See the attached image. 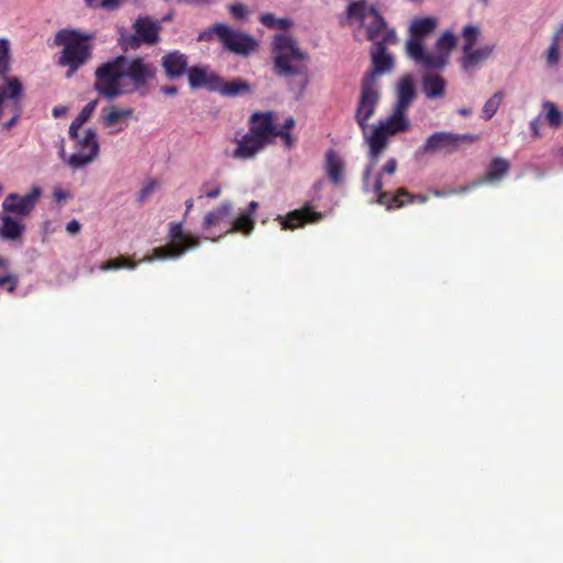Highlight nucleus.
Masks as SVG:
<instances>
[{
    "label": "nucleus",
    "instance_id": "nucleus-34",
    "mask_svg": "<svg viewBox=\"0 0 563 563\" xmlns=\"http://www.w3.org/2000/svg\"><path fill=\"white\" fill-rule=\"evenodd\" d=\"M481 35V29L473 24H467L464 26L462 31V37L464 40V45L462 47V52L470 51V48L474 47Z\"/></svg>",
    "mask_w": 563,
    "mask_h": 563
},
{
    "label": "nucleus",
    "instance_id": "nucleus-32",
    "mask_svg": "<svg viewBox=\"0 0 563 563\" xmlns=\"http://www.w3.org/2000/svg\"><path fill=\"white\" fill-rule=\"evenodd\" d=\"M504 98V93L501 91H497L494 93L484 104L482 109V118L485 120H489L497 112L501 101Z\"/></svg>",
    "mask_w": 563,
    "mask_h": 563
},
{
    "label": "nucleus",
    "instance_id": "nucleus-39",
    "mask_svg": "<svg viewBox=\"0 0 563 563\" xmlns=\"http://www.w3.org/2000/svg\"><path fill=\"white\" fill-rule=\"evenodd\" d=\"M219 25H223L222 23H217L213 26L202 31L198 35L199 42H208L210 41L214 35L219 38V31L217 30Z\"/></svg>",
    "mask_w": 563,
    "mask_h": 563
},
{
    "label": "nucleus",
    "instance_id": "nucleus-61",
    "mask_svg": "<svg viewBox=\"0 0 563 563\" xmlns=\"http://www.w3.org/2000/svg\"><path fill=\"white\" fill-rule=\"evenodd\" d=\"M556 32H560V35L563 34V24L560 26V29Z\"/></svg>",
    "mask_w": 563,
    "mask_h": 563
},
{
    "label": "nucleus",
    "instance_id": "nucleus-12",
    "mask_svg": "<svg viewBox=\"0 0 563 563\" xmlns=\"http://www.w3.org/2000/svg\"><path fill=\"white\" fill-rule=\"evenodd\" d=\"M219 41L230 52L238 55H250L257 47L255 38L249 34L233 30L228 25H219Z\"/></svg>",
    "mask_w": 563,
    "mask_h": 563
},
{
    "label": "nucleus",
    "instance_id": "nucleus-42",
    "mask_svg": "<svg viewBox=\"0 0 563 563\" xmlns=\"http://www.w3.org/2000/svg\"><path fill=\"white\" fill-rule=\"evenodd\" d=\"M229 10L235 19H240V20L244 19L247 14V8H246V5H244L242 3H235V4L230 5Z\"/></svg>",
    "mask_w": 563,
    "mask_h": 563
},
{
    "label": "nucleus",
    "instance_id": "nucleus-29",
    "mask_svg": "<svg viewBox=\"0 0 563 563\" xmlns=\"http://www.w3.org/2000/svg\"><path fill=\"white\" fill-rule=\"evenodd\" d=\"M254 220L250 213H241L233 222L229 232L250 234L254 229Z\"/></svg>",
    "mask_w": 563,
    "mask_h": 563
},
{
    "label": "nucleus",
    "instance_id": "nucleus-26",
    "mask_svg": "<svg viewBox=\"0 0 563 563\" xmlns=\"http://www.w3.org/2000/svg\"><path fill=\"white\" fill-rule=\"evenodd\" d=\"M133 117L132 108L118 109L111 107L108 113L102 114L101 122L106 128H112L119 124L120 121L131 119Z\"/></svg>",
    "mask_w": 563,
    "mask_h": 563
},
{
    "label": "nucleus",
    "instance_id": "nucleus-49",
    "mask_svg": "<svg viewBox=\"0 0 563 563\" xmlns=\"http://www.w3.org/2000/svg\"><path fill=\"white\" fill-rule=\"evenodd\" d=\"M53 197L57 202H60L68 197V194L63 189H56L54 190Z\"/></svg>",
    "mask_w": 563,
    "mask_h": 563
},
{
    "label": "nucleus",
    "instance_id": "nucleus-6",
    "mask_svg": "<svg viewBox=\"0 0 563 563\" xmlns=\"http://www.w3.org/2000/svg\"><path fill=\"white\" fill-rule=\"evenodd\" d=\"M168 236L170 243L167 246L155 247L152 251V258L166 260L176 258L184 255L188 250L199 245V238L184 233L181 223L172 222L169 224Z\"/></svg>",
    "mask_w": 563,
    "mask_h": 563
},
{
    "label": "nucleus",
    "instance_id": "nucleus-13",
    "mask_svg": "<svg viewBox=\"0 0 563 563\" xmlns=\"http://www.w3.org/2000/svg\"><path fill=\"white\" fill-rule=\"evenodd\" d=\"M41 195L42 189L38 186H33L25 195L9 194L2 201V209L20 219L25 218L34 210Z\"/></svg>",
    "mask_w": 563,
    "mask_h": 563
},
{
    "label": "nucleus",
    "instance_id": "nucleus-16",
    "mask_svg": "<svg viewBox=\"0 0 563 563\" xmlns=\"http://www.w3.org/2000/svg\"><path fill=\"white\" fill-rule=\"evenodd\" d=\"M188 81L192 89L205 88L208 91L214 92L219 87L220 76L214 73H209L206 68L194 66L187 71Z\"/></svg>",
    "mask_w": 563,
    "mask_h": 563
},
{
    "label": "nucleus",
    "instance_id": "nucleus-59",
    "mask_svg": "<svg viewBox=\"0 0 563 563\" xmlns=\"http://www.w3.org/2000/svg\"><path fill=\"white\" fill-rule=\"evenodd\" d=\"M59 155L60 157H64L65 156V148H64V145L60 146L59 148Z\"/></svg>",
    "mask_w": 563,
    "mask_h": 563
},
{
    "label": "nucleus",
    "instance_id": "nucleus-11",
    "mask_svg": "<svg viewBox=\"0 0 563 563\" xmlns=\"http://www.w3.org/2000/svg\"><path fill=\"white\" fill-rule=\"evenodd\" d=\"M478 140L473 134H459L451 132H435L431 134L424 144V152L453 153L463 144H471Z\"/></svg>",
    "mask_w": 563,
    "mask_h": 563
},
{
    "label": "nucleus",
    "instance_id": "nucleus-43",
    "mask_svg": "<svg viewBox=\"0 0 563 563\" xmlns=\"http://www.w3.org/2000/svg\"><path fill=\"white\" fill-rule=\"evenodd\" d=\"M82 125L79 124L76 120H74L70 125H69V131H68V134H69V137L74 141L78 140L80 137L78 131L79 129L81 128Z\"/></svg>",
    "mask_w": 563,
    "mask_h": 563
},
{
    "label": "nucleus",
    "instance_id": "nucleus-40",
    "mask_svg": "<svg viewBox=\"0 0 563 563\" xmlns=\"http://www.w3.org/2000/svg\"><path fill=\"white\" fill-rule=\"evenodd\" d=\"M277 136L283 139V142H284L285 146L288 147V148L292 147L295 142H296V137L292 136L290 134V132L284 131V130H278L276 128V133L274 134V139L277 137Z\"/></svg>",
    "mask_w": 563,
    "mask_h": 563
},
{
    "label": "nucleus",
    "instance_id": "nucleus-51",
    "mask_svg": "<svg viewBox=\"0 0 563 563\" xmlns=\"http://www.w3.org/2000/svg\"><path fill=\"white\" fill-rule=\"evenodd\" d=\"M220 194H221V188L219 186H217L214 189L207 191L206 197L207 198H217L220 196Z\"/></svg>",
    "mask_w": 563,
    "mask_h": 563
},
{
    "label": "nucleus",
    "instance_id": "nucleus-25",
    "mask_svg": "<svg viewBox=\"0 0 563 563\" xmlns=\"http://www.w3.org/2000/svg\"><path fill=\"white\" fill-rule=\"evenodd\" d=\"M327 172L333 184H340L343 180L344 165L341 157L332 150L327 152Z\"/></svg>",
    "mask_w": 563,
    "mask_h": 563
},
{
    "label": "nucleus",
    "instance_id": "nucleus-24",
    "mask_svg": "<svg viewBox=\"0 0 563 563\" xmlns=\"http://www.w3.org/2000/svg\"><path fill=\"white\" fill-rule=\"evenodd\" d=\"M233 206L230 201H223L218 208L206 213L203 218L202 227L208 230L212 227L218 225L225 219H229L232 214Z\"/></svg>",
    "mask_w": 563,
    "mask_h": 563
},
{
    "label": "nucleus",
    "instance_id": "nucleus-20",
    "mask_svg": "<svg viewBox=\"0 0 563 563\" xmlns=\"http://www.w3.org/2000/svg\"><path fill=\"white\" fill-rule=\"evenodd\" d=\"M25 225L21 219L13 218L10 214H4L1 218L0 224V239L4 241H21Z\"/></svg>",
    "mask_w": 563,
    "mask_h": 563
},
{
    "label": "nucleus",
    "instance_id": "nucleus-9",
    "mask_svg": "<svg viewBox=\"0 0 563 563\" xmlns=\"http://www.w3.org/2000/svg\"><path fill=\"white\" fill-rule=\"evenodd\" d=\"M456 46L455 35L446 31L435 42V53H429L426 49L422 53V58L417 60V65L426 69H441L443 68L450 57V53Z\"/></svg>",
    "mask_w": 563,
    "mask_h": 563
},
{
    "label": "nucleus",
    "instance_id": "nucleus-35",
    "mask_svg": "<svg viewBox=\"0 0 563 563\" xmlns=\"http://www.w3.org/2000/svg\"><path fill=\"white\" fill-rule=\"evenodd\" d=\"M560 32H555L552 37V44L547 52V62L549 66H554L559 63L560 51H559Z\"/></svg>",
    "mask_w": 563,
    "mask_h": 563
},
{
    "label": "nucleus",
    "instance_id": "nucleus-60",
    "mask_svg": "<svg viewBox=\"0 0 563 563\" xmlns=\"http://www.w3.org/2000/svg\"><path fill=\"white\" fill-rule=\"evenodd\" d=\"M388 63H389V69H390V68H391V66H393V63H394L393 57H391L390 55H389Z\"/></svg>",
    "mask_w": 563,
    "mask_h": 563
},
{
    "label": "nucleus",
    "instance_id": "nucleus-31",
    "mask_svg": "<svg viewBox=\"0 0 563 563\" xmlns=\"http://www.w3.org/2000/svg\"><path fill=\"white\" fill-rule=\"evenodd\" d=\"M137 266V263L132 261L129 257L119 256L113 260H109L103 262L100 265L101 271H110V269H120V268H129L134 269Z\"/></svg>",
    "mask_w": 563,
    "mask_h": 563
},
{
    "label": "nucleus",
    "instance_id": "nucleus-4",
    "mask_svg": "<svg viewBox=\"0 0 563 563\" xmlns=\"http://www.w3.org/2000/svg\"><path fill=\"white\" fill-rule=\"evenodd\" d=\"M92 34L84 33L74 29H62L54 36V44L63 46L57 64L66 67V76H74L92 55Z\"/></svg>",
    "mask_w": 563,
    "mask_h": 563
},
{
    "label": "nucleus",
    "instance_id": "nucleus-45",
    "mask_svg": "<svg viewBox=\"0 0 563 563\" xmlns=\"http://www.w3.org/2000/svg\"><path fill=\"white\" fill-rule=\"evenodd\" d=\"M179 3L194 5V7H205L209 5L212 0H177Z\"/></svg>",
    "mask_w": 563,
    "mask_h": 563
},
{
    "label": "nucleus",
    "instance_id": "nucleus-37",
    "mask_svg": "<svg viewBox=\"0 0 563 563\" xmlns=\"http://www.w3.org/2000/svg\"><path fill=\"white\" fill-rule=\"evenodd\" d=\"M98 106V99L89 101L79 112V114L75 118V120L84 125L92 115L93 111Z\"/></svg>",
    "mask_w": 563,
    "mask_h": 563
},
{
    "label": "nucleus",
    "instance_id": "nucleus-8",
    "mask_svg": "<svg viewBox=\"0 0 563 563\" xmlns=\"http://www.w3.org/2000/svg\"><path fill=\"white\" fill-rule=\"evenodd\" d=\"M437 19L432 16L415 19L410 24V37L406 42V53L415 63L422 58L426 49L423 38L431 34L437 26Z\"/></svg>",
    "mask_w": 563,
    "mask_h": 563
},
{
    "label": "nucleus",
    "instance_id": "nucleus-7",
    "mask_svg": "<svg viewBox=\"0 0 563 563\" xmlns=\"http://www.w3.org/2000/svg\"><path fill=\"white\" fill-rule=\"evenodd\" d=\"M134 34L122 36V46L124 49H136L141 44L154 45L159 40L162 25L158 21L150 16H140L133 23Z\"/></svg>",
    "mask_w": 563,
    "mask_h": 563
},
{
    "label": "nucleus",
    "instance_id": "nucleus-50",
    "mask_svg": "<svg viewBox=\"0 0 563 563\" xmlns=\"http://www.w3.org/2000/svg\"><path fill=\"white\" fill-rule=\"evenodd\" d=\"M66 112H67V108L63 107V106L55 107L52 110V114H53L54 118L63 117L64 114H66Z\"/></svg>",
    "mask_w": 563,
    "mask_h": 563
},
{
    "label": "nucleus",
    "instance_id": "nucleus-2",
    "mask_svg": "<svg viewBox=\"0 0 563 563\" xmlns=\"http://www.w3.org/2000/svg\"><path fill=\"white\" fill-rule=\"evenodd\" d=\"M156 75L157 67L144 57L120 55L96 69L93 90L107 100L134 92L144 96Z\"/></svg>",
    "mask_w": 563,
    "mask_h": 563
},
{
    "label": "nucleus",
    "instance_id": "nucleus-36",
    "mask_svg": "<svg viewBox=\"0 0 563 563\" xmlns=\"http://www.w3.org/2000/svg\"><path fill=\"white\" fill-rule=\"evenodd\" d=\"M159 188V183L156 179L148 180L139 191L137 202L142 203L147 200L152 194Z\"/></svg>",
    "mask_w": 563,
    "mask_h": 563
},
{
    "label": "nucleus",
    "instance_id": "nucleus-57",
    "mask_svg": "<svg viewBox=\"0 0 563 563\" xmlns=\"http://www.w3.org/2000/svg\"><path fill=\"white\" fill-rule=\"evenodd\" d=\"M388 36H389V43H391L395 38H396V33L394 30L389 29V33H388Z\"/></svg>",
    "mask_w": 563,
    "mask_h": 563
},
{
    "label": "nucleus",
    "instance_id": "nucleus-46",
    "mask_svg": "<svg viewBox=\"0 0 563 563\" xmlns=\"http://www.w3.org/2000/svg\"><path fill=\"white\" fill-rule=\"evenodd\" d=\"M530 130L536 137L540 136V122L538 118L530 122Z\"/></svg>",
    "mask_w": 563,
    "mask_h": 563
},
{
    "label": "nucleus",
    "instance_id": "nucleus-1",
    "mask_svg": "<svg viewBox=\"0 0 563 563\" xmlns=\"http://www.w3.org/2000/svg\"><path fill=\"white\" fill-rule=\"evenodd\" d=\"M346 24L354 27H364L366 38L373 42L374 45L372 49L373 69L365 74L362 80L355 120L369 146L371 163L364 172V188L373 195L371 201L386 205V192L383 191V174L387 172V165L382 166L380 172L374 176L372 170L387 146V119H380L371 132L367 131V120L374 114L380 99L378 80L387 70L386 23L374 5H368L366 0H357L351 2L346 8Z\"/></svg>",
    "mask_w": 563,
    "mask_h": 563
},
{
    "label": "nucleus",
    "instance_id": "nucleus-3",
    "mask_svg": "<svg viewBox=\"0 0 563 563\" xmlns=\"http://www.w3.org/2000/svg\"><path fill=\"white\" fill-rule=\"evenodd\" d=\"M273 71L283 78H302V89L308 82L310 56L288 33L275 34L272 41Z\"/></svg>",
    "mask_w": 563,
    "mask_h": 563
},
{
    "label": "nucleus",
    "instance_id": "nucleus-14",
    "mask_svg": "<svg viewBox=\"0 0 563 563\" xmlns=\"http://www.w3.org/2000/svg\"><path fill=\"white\" fill-rule=\"evenodd\" d=\"M249 132L252 133V135L263 139L267 143H272L274 134L276 133L273 112L253 113L250 118Z\"/></svg>",
    "mask_w": 563,
    "mask_h": 563
},
{
    "label": "nucleus",
    "instance_id": "nucleus-47",
    "mask_svg": "<svg viewBox=\"0 0 563 563\" xmlns=\"http://www.w3.org/2000/svg\"><path fill=\"white\" fill-rule=\"evenodd\" d=\"M161 91L166 96H175L178 92V88L176 86H163Z\"/></svg>",
    "mask_w": 563,
    "mask_h": 563
},
{
    "label": "nucleus",
    "instance_id": "nucleus-19",
    "mask_svg": "<svg viewBox=\"0 0 563 563\" xmlns=\"http://www.w3.org/2000/svg\"><path fill=\"white\" fill-rule=\"evenodd\" d=\"M268 143L256 135H252V133L247 132L243 137L238 142V146L235 148V156L247 159L254 157L261 150H263Z\"/></svg>",
    "mask_w": 563,
    "mask_h": 563
},
{
    "label": "nucleus",
    "instance_id": "nucleus-15",
    "mask_svg": "<svg viewBox=\"0 0 563 563\" xmlns=\"http://www.w3.org/2000/svg\"><path fill=\"white\" fill-rule=\"evenodd\" d=\"M322 219L320 212L313 211L310 207L306 206L300 209L290 211L285 218L282 219V227L284 230H294L306 223H314Z\"/></svg>",
    "mask_w": 563,
    "mask_h": 563
},
{
    "label": "nucleus",
    "instance_id": "nucleus-5",
    "mask_svg": "<svg viewBox=\"0 0 563 563\" xmlns=\"http://www.w3.org/2000/svg\"><path fill=\"white\" fill-rule=\"evenodd\" d=\"M396 92L397 101L393 113L389 114V136L405 132L410 128L406 111L417 97L413 77L409 74L402 76L396 86Z\"/></svg>",
    "mask_w": 563,
    "mask_h": 563
},
{
    "label": "nucleus",
    "instance_id": "nucleus-56",
    "mask_svg": "<svg viewBox=\"0 0 563 563\" xmlns=\"http://www.w3.org/2000/svg\"><path fill=\"white\" fill-rule=\"evenodd\" d=\"M396 161L395 159H389V175H391L395 169H396Z\"/></svg>",
    "mask_w": 563,
    "mask_h": 563
},
{
    "label": "nucleus",
    "instance_id": "nucleus-44",
    "mask_svg": "<svg viewBox=\"0 0 563 563\" xmlns=\"http://www.w3.org/2000/svg\"><path fill=\"white\" fill-rule=\"evenodd\" d=\"M81 229V225L80 223L77 221V220H71L67 223L66 225V231L71 234V235H75L77 234Z\"/></svg>",
    "mask_w": 563,
    "mask_h": 563
},
{
    "label": "nucleus",
    "instance_id": "nucleus-17",
    "mask_svg": "<svg viewBox=\"0 0 563 563\" xmlns=\"http://www.w3.org/2000/svg\"><path fill=\"white\" fill-rule=\"evenodd\" d=\"M162 67L169 79L179 78L188 71V57L179 51H173L162 57Z\"/></svg>",
    "mask_w": 563,
    "mask_h": 563
},
{
    "label": "nucleus",
    "instance_id": "nucleus-48",
    "mask_svg": "<svg viewBox=\"0 0 563 563\" xmlns=\"http://www.w3.org/2000/svg\"><path fill=\"white\" fill-rule=\"evenodd\" d=\"M295 126V119L292 117H288L279 130L290 131Z\"/></svg>",
    "mask_w": 563,
    "mask_h": 563
},
{
    "label": "nucleus",
    "instance_id": "nucleus-10",
    "mask_svg": "<svg viewBox=\"0 0 563 563\" xmlns=\"http://www.w3.org/2000/svg\"><path fill=\"white\" fill-rule=\"evenodd\" d=\"M76 152L67 158V164L71 168H81L90 164L99 154V143L97 133L92 129H87L84 135L76 140Z\"/></svg>",
    "mask_w": 563,
    "mask_h": 563
},
{
    "label": "nucleus",
    "instance_id": "nucleus-41",
    "mask_svg": "<svg viewBox=\"0 0 563 563\" xmlns=\"http://www.w3.org/2000/svg\"><path fill=\"white\" fill-rule=\"evenodd\" d=\"M8 285V291L13 292L18 286V277L14 275H5L0 277V287Z\"/></svg>",
    "mask_w": 563,
    "mask_h": 563
},
{
    "label": "nucleus",
    "instance_id": "nucleus-52",
    "mask_svg": "<svg viewBox=\"0 0 563 563\" xmlns=\"http://www.w3.org/2000/svg\"><path fill=\"white\" fill-rule=\"evenodd\" d=\"M19 117H20V113L18 112L13 118H11L5 124L4 126L7 129H11L12 126H14L19 120Z\"/></svg>",
    "mask_w": 563,
    "mask_h": 563
},
{
    "label": "nucleus",
    "instance_id": "nucleus-33",
    "mask_svg": "<svg viewBox=\"0 0 563 563\" xmlns=\"http://www.w3.org/2000/svg\"><path fill=\"white\" fill-rule=\"evenodd\" d=\"M542 107L547 110L545 119L550 126L559 128L563 124V114L553 102L545 101Z\"/></svg>",
    "mask_w": 563,
    "mask_h": 563
},
{
    "label": "nucleus",
    "instance_id": "nucleus-23",
    "mask_svg": "<svg viewBox=\"0 0 563 563\" xmlns=\"http://www.w3.org/2000/svg\"><path fill=\"white\" fill-rule=\"evenodd\" d=\"M446 82L439 75L427 74L422 78V90L427 98L435 99L444 96Z\"/></svg>",
    "mask_w": 563,
    "mask_h": 563
},
{
    "label": "nucleus",
    "instance_id": "nucleus-54",
    "mask_svg": "<svg viewBox=\"0 0 563 563\" xmlns=\"http://www.w3.org/2000/svg\"><path fill=\"white\" fill-rule=\"evenodd\" d=\"M459 114L462 117H470L472 114V110L468 108H462L459 110Z\"/></svg>",
    "mask_w": 563,
    "mask_h": 563
},
{
    "label": "nucleus",
    "instance_id": "nucleus-21",
    "mask_svg": "<svg viewBox=\"0 0 563 563\" xmlns=\"http://www.w3.org/2000/svg\"><path fill=\"white\" fill-rule=\"evenodd\" d=\"M495 45H485L479 48L474 49V47L470 48V51H464L463 56L461 58V66L464 70H472L477 67L482 62L489 58L493 54Z\"/></svg>",
    "mask_w": 563,
    "mask_h": 563
},
{
    "label": "nucleus",
    "instance_id": "nucleus-28",
    "mask_svg": "<svg viewBox=\"0 0 563 563\" xmlns=\"http://www.w3.org/2000/svg\"><path fill=\"white\" fill-rule=\"evenodd\" d=\"M424 202L427 200L423 196H412L407 189L400 188L397 190V192L389 198V209L393 208H401L406 205V202Z\"/></svg>",
    "mask_w": 563,
    "mask_h": 563
},
{
    "label": "nucleus",
    "instance_id": "nucleus-18",
    "mask_svg": "<svg viewBox=\"0 0 563 563\" xmlns=\"http://www.w3.org/2000/svg\"><path fill=\"white\" fill-rule=\"evenodd\" d=\"M510 170V163L501 157H494L487 165L485 174L474 183L478 186L485 183L495 184L504 179Z\"/></svg>",
    "mask_w": 563,
    "mask_h": 563
},
{
    "label": "nucleus",
    "instance_id": "nucleus-22",
    "mask_svg": "<svg viewBox=\"0 0 563 563\" xmlns=\"http://www.w3.org/2000/svg\"><path fill=\"white\" fill-rule=\"evenodd\" d=\"M217 86L219 88L214 92H219L222 96L227 97H236L240 95L251 92L250 84L241 78H236L231 81H225L222 77H220V82L217 84Z\"/></svg>",
    "mask_w": 563,
    "mask_h": 563
},
{
    "label": "nucleus",
    "instance_id": "nucleus-27",
    "mask_svg": "<svg viewBox=\"0 0 563 563\" xmlns=\"http://www.w3.org/2000/svg\"><path fill=\"white\" fill-rule=\"evenodd\" d=\"M12 55H11V44L10 41L5 37H0V78L8 77V74L11 70Z\"/></svg>",
    "mask_w": 563,
    "mask_h": 563
},
{
    "label": "nucleus",
    "instance_id": "nucleus-55",
    "mask_svg": "<svg viewBox=\"0 0 563 563\" xmlns=\"http://www.w3.org/2000/svg\"><path fill=\"white\" fill-rule=\"evenodd\" d=\"M186 213H188L194 208V200L191 198L185 201Z\"/></svg>",
    "mask_w": 563,
    "mask_h": 563
},
{
    "label": "nucleus",
    "instance_id": "nucleus-30",
    "mask_svg": "<svg viewBox=\"0 0 563 563\" xmlns=\"http://www.w3.org/2000/svg\"><path fill=\"white\" fill-rule=\"evenodd\" d=\"M260 22L273 30H288L292 22L289 19H278L273 13H264L260 16Z\"/></svg>",
    "mask_w": 563,
    "mask_h": 563
},
{
    "label": "nucleus",
    "instance_id": "nucleus-62",
    "mask_svg": "<svg viewBox=\"0 0 563 563\" xmlns=\"http://www.w3.org/2000/svg\"><path fill=\"white\" fill-rule=\"evenodd\" d=\"M484 3H487L489 0H482Z\"/></svg>",
    "mask_w": 563,
    "mask_h": 563
},
{
    "label": "nucleus",
    "instance_id": "nucleus-38",
    "mask_svg": "<svg viewBox=\"0 0 563 563\" xmlns=\"http://www.w3.org/2000/svg\"><path fill=\"white\" fill-rule=\"evenodd\" d=\"M90 8L115 9L119 7L120 0H84Z\"/></svg>",
    "mask_w": 563,
    "mask_h": 563
},
{
    "label": "nucleus",
    "instance_id": "nucleus-53",
    "mask_svg": "<svg viewBox=\"0 0 563 563\" xmlns=\"http://www.w3.org/2000/svg\"><path fill=\"white\" fill-rule=\"evenodd\" d=\"M258 203L256 201H251L249 203V210L245 213H250L251 216L255 212Z\"/></svg>",
    "mask_w": 563,
    "mask_h": 563
},
{
    "label": "nucleus",
    "instance_id": "nucleus-58",
    "mask_svg": "<svg viewBox=\"0 0 563 563\" xmlns=\"http://www.w3.org/2000/svg\"><path fill=\"white\" fill-rule=\"evenodd\" d=\"M8 265V260L3 258V257H0V266H7Z\"/></svg>",
    "mask_w": 563,
    "mask_h": 563
}]
</instances>
